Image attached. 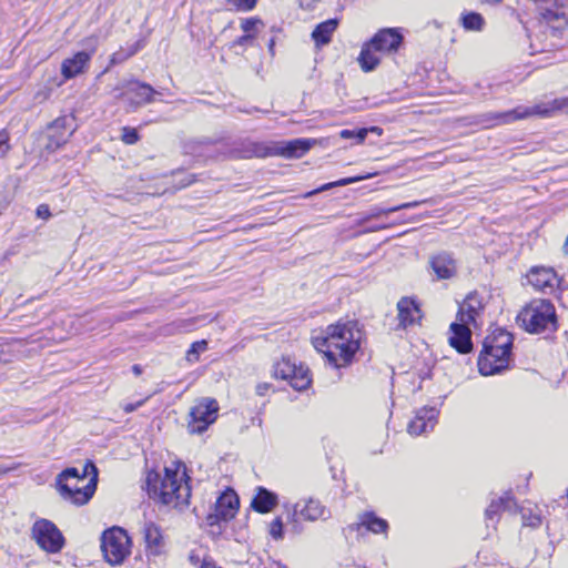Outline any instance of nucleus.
<instances>
[{"label":"nucleus","instance_id":"45","mask_svg":"<svg viewBox=\"0 0 568 568\" xmlns=\"http://www.w3.org/2000/svg\"><path fill=\"white\" fill-rule=\"evenodd\" d=\"M145 400H146V398L140 399V400H138L134 404L133 403H126V404L122 405V408H123V410L125 413H131V412L135 410L136 408H139L140 406H142Z\"/></svg>","mask_w":568,"mask_h":568},{"label":"nucleus","instance_id":"23","mask_svg":"<svg viewBox=\"0 0 568 568\" xmlns=\"http://www.w3.org/2000/svg\"><path fill=\"white\" fill-rule=\"evenodd\" d=\"M513 335L504 328H495L484 341L483 348L500 351L501 354L511 353Z\"/></svg>","mask_w":568,"mask_h":568},{"label":"nucleus","instance_id":"2","mask_svg":"<svg viewBox=\"0 0 568 568\" xmlns=\"http://www.w3.org/2000/svg\"><path fill=\"white\" fill-rule=\"evenodd\" d=\"M145 487L150 498L175 509L189 506L191 487L186 467L181 462H171L164 467L163 474L149 471Z\"/></svg>","mask_w":568,"mask_h":568},{"label":"nucleus","instance_id":"31","mask_svg":"<svg viewBox=\"0 0 568 568\" xmlns=\"http://www.w3.org/2000/svg\"><path fill=\"white\" fill-rule=\"evenodd\" d=\"M523 525L536 528L541 525V510L538 505L530 501L520 507Z\"/></svg>","mask_w":568,"mask_h":568},{"label":"nucleus","instance_id":"3","mask_svg":"<svg viewBox=\"0 0 568 568\" xmlns=\"http://www.w3.org/2000/svg\"><path fill=\"white\" fill-rule=\"evenodd\" d=\"M98 471L93 463L88 462L83 470L70 467L57 477V486L63 499L81 506L93 496L97 487Z\"/></svg>","mask_w":568,"mask_h":568},{"label":"nucleus","instance_id":"6","mask_svg":"<svg viewBox=\"0 0 568 568\" xmlns=\"http://www.w3.org/2000/svg\"><path fill=\"white\" fill-rule=\"evenodd\" d=\"M560 112H568V97L557 98L551 101L540 102L536 105L518 106L514 110L506 112H496L485 114L483 122L489 126L511 123L516 120L538 115L542 118L552 116Z\"/></svg>","mask_w":568,"mask_h":568},{"label":"nucleus","instance_id":"11","mask_svg":"<svg viewBox=\"0 0 568 568\" xmlns=\"http://www.w3.org/2000/svg\"><path fill=\"white\" fill-rule=\"evenodd\" d=\"M273 376L287 381L296 390H304L312 383L308 368L302 364L297 365L290 358H282L274 364Z\"/></svg>","mask_w":568,"mask_h":568},{"label":"nucleus","instance_id":"46","mask_svg":"<svg viewBox=\"0 0 568 568\" xmlns=\"http://www.w3.org/2000/svg\"><path fill=\"white\" fill-rule=\"evenodd\" d=\"M272 388V385L268 383H260L256 385V394L260 396H265Z\"/></svg>","mask_w":568,"mask_h":568},{"label":"nucleus","instance_id":"5","mask_svg":"<svg viewBox=\"0 0 568 568\" xmlns=\"http://www.w3.org/2000/svg\"><path fill=\"white\" fill-rule=\"evenodd\" d=\"M317 143L314 139H294L291 141L280 142H248L246 149L237 151L236 156L240 158H265V156H283L286 159H298L307 153L312 146Z\"/></svg>","mask_w":568,"mask_h":568},{"label":"nucleus","instance_id":"34","mask_svg":"<svg viewBox=\"0 0 568 568\" xmlns=\"http://www.w3.org/2000/svg\"><path fill=\"white\" fill-rule=\"evenodd\" d=\"M463 26L467 30L479 31L484 26V19L479 13L469 12L463 16Z\"/></svg>","mask_w":568,"mask_h":568},{"label":"nucleus","instance_id":"20","mask_svg":"<svg viewBox=\"0 0 568 568\" xmlns=\"http://www.w3.org/2000/svg\"><path fill=\"white\" fill-rule=\"evenodd\" d=\"M438 410L434 407H423L416 412L414 419L408 424L410 435H422L433 430L437 424Z\"/></svg>","mask_w":568,"mask_h":568},{"label":"nucleus","instance_id":"54","mask_svg":"<svg viewBox=\"0 0 568 568\" xmlns=\"http://www.w3.org/2000/svg\"><path fill=\"white\" fill-rule=\"evenodd\" d=\"M538 50L545 51V50H547V47L546 45H541Z\"/></svg>","mask_w":568,"mask_h":568},{"label":"nucleus","instance_id":"51","mask_svg":"<svg viewBox=\"0 0 568 568\" xmlns=\"http://www.w3.org/2000/svg\"><path fill=\"white\" fill-rule=\"evenodd\" d=\"M193 181H194V179H193L192 176H186V178L182 181L181 186H182V187L187 186V185L192 184V183H193Z\"/></svg>","mask_w":568,"mask_h":568},{"label":"nucleus","instance_id":"1","mask_svg":"<svg viewBox=\"0 0 568 568\" xmlns=\"http://www.w3.org/2000/svg\"><path fill=\"white\" fill-rule=\"evenodd\" d=\"M362 337L358 324L347 321L328 325L312 337V343L334 367L339 368L352 363L361 347Z\"/></svg>","mask_w":568,"mask_h":568},{"label":"nucleus","instance_id":"26","mask_svg":"<svg viewBox=\"0 0 568 568\" xmlns=\"http://www.w3.org/2000/svg\"><path fill=\"white\" fill-rule=\"evenodd\" d=\"M144 540L151 555H160L164 548V538L160 527L153 523H146L143 528Z\"/></svg>","mask_w":568,"mask_h":568},{"label":"nucleus","instance_id":"22","mask_svg":"<svg viewBox=\"0 0 568 568\" xmlns=\"http://www.w3.org/2000/svg\"><path fill=\"white\" fill-rule=\"evenodd\" d=\"M429 264L438 280H449L457 274V263L449 253L442 252L432 256Z\"/></svg>","mask_w":568,"mask_h":568},{"label":"nucleus","instance_id":"13","mask_svg":"<svg viewBox=\"0 0 568 568\" xmlns=\"http://www.w3.org/2000/svg\"><path fill=\"white\" fill-rule=\"evenodd\" d=\"M114 93L115 98H121L129 106L138 108L150 103L156 92L146 83L131 81L124 85L123 90L115 89Z\"/></svg>","mask_w":568,"mask_h":568},{"label":"nucleus","instance_id":"47","mask_svg":"<svg viewBox=\"0 0 568 568\" xmlns=\"http://www.w3.org/2000/svg\"><path fill=\"white\" fill-rule=\"evenodd\" d=\"M100 549L104 559H106V529L100 536Z\"/></svg>","mask_w":568,"mask_h":568},{"label":"nucleus","instance_id":"35","mask_svg":"<svg viewBox=\"0 0 568 568\" xmlns=\"http://www.w3.org/2000/svg\"><path fill=\"white\" fill-rule=\"evenodd\" d=\"M207 349V342L205 339L194 342L186 352L185 359L189 363H196L200 355Z\"/></svg>","mask_w":568,"mask_h":568},{"label":"nucleus","instance_id":"40","mask_svg":"<svg viewBox=\"0 0 568 568\" xmlns=\"http://www.w3.org/2000/svg\"><path fill=\"white\" fill-rule=\"evenodd\" d=\"M361 180H363V178H347V179H343V180H339V181L334 182V183H327V184L323 185L322 187H320L317 190H314V191H311V192L306 193L304 195V197H308V196H311V195H313L315 193H318L321 191L328 190V189H331V187H333L335 185H348L351 183H354V182H357V181H361Z\"/></svg>","mask_w":568,"mask_h":568},{"label":"nucleus","instance_id":"39","mask_svg":"<svg viewBox=\"0 0 568 568\" xmlns=\"http://www.w3.org/2000/svg\"><path fill=\"white\" fill-rule=\"evenodd\" d=\"M121 141L128 145L135 144L140 140L139 132L135 128L123 126L121 129Z\"/></svg>","mask_w":568,"mask_h":568},{"label":"nucleus","instance_id":"9","mask_svg":"<svg viewBox=\"0 0 568 568\" xmlns=\"http://www.w3.org/2000/svg\"><path fill=\"white\" fill-rule=\"evenodd\" d=\"M287 510V520L292 525L295 534L302 531L301 521L314 523L316 520H326L331 517V511L318 499L303 498L296 501L292 507L284 505Z\"/></svg>","mask_w":568,"mask_h":568},{"label":"nucleus","instance_id":"44","mask_svg":"<svg viewBox=\"0 0 568 568\" xmlns=\"http://www.w3.org/2000/svg\"><path fill=\"white\" fill-rule=\"evenodd\" d=\"M36 214L39 219L48 220L51 216L50 209L47 204H40L37 207Z\"/></svg>","mask_w":568,"mask_h":568},{"label":"nucleus","instance_id":"14","mask_svg":"<svg viewBox=\"0 0 568 568\" xmlns=\"http://www.w3.org/2000/svg\"><path fill=\"white\" fill-rule=\"evenodd\" d=\"M132 541L121 527L109 528V565H120L131 554Z\"/></svg>","mask_w":568,"mask_h":568},{"label":"nucleus","instance_id":"30","mask_svg":"<svg viewBox=\"0 0 568 568\" xmlns=\"http://www.w3.org/2000/svg\"><path fill=\"white\" fill-rule=\"evenodd\" d=\"M365 527L366 530L374 534L385 532L388 528L387 521L376 517L373 513H365L359 517V521L356 524L357 530Z\"/></svg>","mask_w":568,"mask_h":568},{"label":"nucleus","instance_id":"52","mask_svg":"<svg viewBox=\"0 0 568 568\" xmlns=\"http://www.w3.org/2000/svg\"><path fill=\"white\" fill-rule=\"evenodd\" d=\"M274 45H275V40L271 39L268 42V51L272 55H274Z\"/></svg>","mask_w":568,"mask_h":568},{"label":"nucleus","instance_id":"4","mask_svg":"<svg viewBox=\"0 0 568 568\" xmlns=\"http://www.w3.org/2000/svg\"><path fill=\"white\" fill-rule=\"evenodd\" d=\"M404 42L399 28H384L365 42L358 55V63L364 72H371L381 63L379 54H395Z\"/></svg>","mask_w":568,"mask_h":568},{"label":"nucleus","instance_id":"32","mask_svg":"<svg viewBox=\"0 0 568 568\" xmlns=\"http://www.w3.org/2000/svg\"><path fill=\"white\" fill-rule=\"evenodd\" d=\"M264 27V22L258 18H246L241 21V30L243 33L250 36L254 40Z\"/></svg>","mask_w":568,"mask_h":568},{"label":"nucleus","instance_id":"12","mask_svg":"<svg viewBox=\"0 0 568 568\" xmlns=\"http://www.w3.org/2000/svg\"><path fill=\"white\" fill-rule=\"evenodd\" d=\"M219 405L215 399L202 398L190 412L189 429L191 433L201 434L217 417Z\"/></svg>","mask_w":568,"mask_h":568},{"label":"nucleus","instance_id":"41","mask_svg":"<svg viewBox=\"0 0 568 568\" xmlns=\"http://www.w3.org/2000/svg\"><path fill=\"white\" fill-rule=\"evenodd\" d=\"M227 2L239 11H250L256 4V0H227Z\"/></svg>","mask_w":568,"mask_h":568},{"label":"nucleus","instance_id":"55","mask_svg":"<svg viewBox=\"0 0 568 568\" xmlns=\"http://www.w3.org/2000/svg\"><path fill=\"white\" fill-rule=\"evenodd\" d=\"M134 371H135L136 374L140 373V369H139L138 366H134Z\"/></svg>","mask_w":568,"mask_h":568},{"label":"nucleus","instance_id":"15","mask_svg":"<svg viewBox=\"0 0 568 568\" xmlns=\"http://www.w3.org/2000/svg\"><path fill=\"white\" fill-rule=\"evenodd\" d=\"M511 353L501 354L500 351L483 348L478 357V369L484 376L498 374L509 367Z\"/></svg>","mask_w":568,"mask_h":568},{"label":"nucleus","instance_id":"38","mask_svg":"<svg viewBox=\"0 0 568 568\" xmlns=\"http://www.w3.org/2000/svg\"><path fill=\"white\" fill-rule=\"evenodd\" d=\"M368 134V130L359 129L357 131L354 130H342L339 132V136L344 140L354 139L356 140V143L361 144L365 141L366 136Z\"/></svg>","mask_w":568,"mask_h":568},{"label":"nucleus","instance_id":"49","mask_svg":"<svg viewBox=\"0 0 568 568\" xmlns=\"http://www.w3.org/2000/svg\"><path fill=\"white\" fill-rule=\"evenodd\" d=\"M366 130V128H364ZM368 132L375 133L377 135H382L383 130L379 126H371L367 128Z\"/></svg>","mask_w":568,"mask_h":568},{"label":"nucleus","instance_id":"28","mask_svg":"<svg viewBox=\"0 0 568 568\" xmlns=\"http://www.w3.org/2000/svg\"><path fill=\"white\" fill-rule=\"evenodd\" d=\"M516 507V501L514 500L510 493H505L503 496L497 499H491L489 506L486 509V518L489 520H494L496 516L501 510H511Z\"/></svg>","mask_w":568,"mask_h":568},{"label":"nucleus","instance_id":"27","mask_svg":"<svg viewBox=\"0 0 568 568\" xmlns=\"http://www.w3.org/2000/svg\"><path fill=\"white\" fill-rule=\"evenodd\" d=\"M424 202L425 201H422V203H424ZM419 204H420L419 201H414V202H407V203H403L400 205H396V206H392V207L375 206V207L371 209L367 213L362 214L357 221V224L363 225L364 223H366L373 219H379L383 216H387L388 214L398 212L400 210L416 207Z\"/></svg>","mask_w":568,"mask_h":568},{"label":"nucleus","instance_id":"43","mask_svg":"<svg viewBox=\"0 0 568 568\" xmlns=\"http://www.w3.org/2000/svg\"><path fill=\"white\" fill-rule=\"evenodd\" d=\"M253 43H254V39H252L250 36H246L245 33H243V36H241L233 42L232 48L233 49H236V48L245 49L247 47L253 45Z\"/></svg>","mask_w":568,"mask_h":568},{"label":"nucleus","instance_id":"50","mask_svg":"<svg viewBox=\"0 0 568 568\" xmlns=\"http://www.w3.org/2000/svg\"><path fill=\"white\" fill-rule=\"evenodd\" d=\"M265 568H285L281 562L278 561H271Z\"/></svg>","mask_w":568,"mask_h":568},{"label":"nucleus","instance_id":"8","mask_svg":"<svg viewBox=\"0 0 568 568\" xmlns=\"http://www.w3.org/2000/svg\"><path fill=\"white\" fill-rule=\"evenodd\" d=\"M240 507V500L233 489L224 490L216 499L213 509L207 514L204 526L210 534H222L223 525L235 517Z\"/></svg>","mask_w":568,"mask_h":568},{"label":"nucleus","instance_id":"42","mask_svg":"<svg viewBox=\"0 0 568 568\" xmlns=\"http://www.w3.org/2000/svg\"><path fill=\"white\" fill-rule=\"evenodd\" d=\"M10 135L7 130L0 131V158H4L10 150Z\"/></svg>","mask_w":568,"mask_h":568},{"label":"nucleus","instance_id":"36","mask_svg":"<svg viewBox=\"0 0 568 568\" xmlns=\"http://www.w3.org/2000/svg\"><path fill=\"white\" fill-rule=\"evenodd\" d=\"M268 534L275 540H281L284 537V524L281 516L275 517L270 526Z\"/></svg>","mask_w":568,"mask_h":568},{"label":"nucleus","instance_id":"56","mask_svg":"<svg viewBox=\"0 0 568 568\" xmlns=\"http://www.w3.org/2000/svg\"><path fill=\"white\" fill-rule=\"evenodd\" d=\"M566 246H568V235H567V240H566Z\"/></svg>","mask_w":568,"mask_h":568},{"label":"nucleus","instance_id":"33","mask_svg":"<svg viewBox=\"0 0 568 568\" xmlns=\"http://www.w3.org/2000/svg\"><path fill=\"white\" fill-rule=\"evenodd\" d=\"M144 43L142 40L135 41L134 43L129 44L128 47L121 49L120 51L113 53L111 58V63L116 64L125 61L128 58L134 55L138 51L143 48Z\"/></svg>","mask_w":568,"mask_h":568},{"label":"nucleus","instance_id":"16","mask_svg":"<svg viewBox=\"0 0 568 568\" xmlns=\"http://www.w3.org/2000/svg\"><path fill=\"white\" fill-rule=\"evenodd\" d=\"M73 120L68 116L58 118L48 129L47 149L54 151L68 142L73 133Z\"/></svg>","mask_w":568,"mask_h":568},{"label":"nucleus","instance_id":"25","mask_svg":"<svg viewBox=\"0 0 568 568\" xmlns=\"http://www.w3.org/2000/svg\"><path fill=\"white\" fill-rule=\"evenodd\" d=\"M90 60V54L84 51L65 59L61 64V73L65 79H72L84 71Z\"/></svg>","mask_w":568,"mask_h":568},{"label":"nucleus","instance_id":"48","mask_svg":"<svg viewBox=\"0 0 568 568\" xmlns=\"http://www.w3.org/2000/svg\"><path fill=\"white\" fill-rule=\"evenodd\" d=\"M318 0H300V6L307 10H313Z\"/></svg>","mask_w":568,"mask_h":568},{"label":"nucleus","instance_id":"21","mask_svg":"<svg viewBox=\"0 0 568 568\" xmlns=\"http://www.w3.org/2000/svg\"><path fill=\"white\" fill-rule=\"evenodd\" d=\"M399 326L406 328L419 323L422 311L414 298L402 297L397 303Z\"/></svg>","mask_w":568,"mask_h":568},{"label":"nucleus","instance_id":"24","mask_svg":"<svg viewBox=\"0 0 568 568\" xmlns=\"http://www.w3.org/2000/svg\"><path fill=\"white\" fill-rule=\"evenodd\" d=\"M278 505V497L275 493L270 491L264 487H257L255 495L251 501V507L260 513H271Z\"/></svg>","mask_w":568,"mask_h":568},{"label":"nucleus","instance_id":"18","mask_svg":"<svg viewBox=\"0 0 568 568\" xmlns=\"http://www.w3.org/2000/svg\"><path fill=\"white\" fill-rule=\"evenodd\" d=\"M483 310L484 302L481 296L476 292L469 293L459 305L456 321L477 327V318L480 316Z\"/></svg>","mask_w":568,"mask_h":568},{"label":"nucleus","instance_id":"53","mask_svg":"<svg viewBox=\"0 0 568 568\" xmlns=\"http://www.w3.org/2000/svg\"><path fill=\"white\" fill-rule=\"evenodd\" d=\"M386 227H387L386 225H381V226L372 227V229H369V231L375 232V231L384 230Z\"/></svg>","mask_w":568,"mask_h":568},{"label":"nucleus","instance_id":"10","mask_svg":"<svg viewBox=\"0 0 568 568\" xmlns=\"http://www.w3.org/2000/svg\"><path fill=\"white\" fill-rule=\"evenodd\" d=\"M31 538L48 554H58L65 545L61 530L49 519H38L31 527Z\"/></svg>","mask_w":568,"mask_h":568},{"label":"nucleus","instance_id":"17","mask_svg":"<svg viewBox=\"0 0 568 568\" xmlns=\"http://www.w3.org/2000/svg\"><path fill=\"white\" fill-rule=\"evenodd\" d=\"M527 280L535 290L544 293H552L559 285L558 275L551 267H531L527 273Z\"/></svg>","mask_w":568,"mask_h":568},{"label":"nucleus","instance_id":"37","mask_svg":"<svg viewBox=\"0 0 568 568\" xmlns=\"http://www.w3.org/2000/svg\"><path fill=\"white\" fill-rule=\"evenodd\" d=\"M193 322L191 320H179L174 321L164 327L165 334H175L179 332L187 331L192 327Z\"/></svg>","mask_w":568,"mask_h":568},{"label":"nucleus","instance_id":"19","mask_svg":"<svg viewBox=\"0 0 568 568\" xmlns=\"http://www.w3.org/2000/svg\"><path fill=\"white\" fill-rule=\"evenodd\" d=\"M473 325L455 321L449 327V344L460 354H467L473 348L471 327Z\"/></svg>","mask_w":568,"mask_h":568},{"label":"nucleus","instance_id":"29","mask_svg":"<svg viewBox=\"0 0 568 568\" xmlns=\"http://www.w3.org/2000/svg\"><path fill=\"white\" fill-rule=\"evenodd\" d=\"M337 28V20L329 19L320 23L312 32V38L317 45H325L329 43L332 34Z\"/></svg>","mask_w":568,"mask_h":568},{"label":"nucleus","instance_id":"7","mask_svg":"<svg viewBox=\"0 0 568 568\" xmlns=\"http://www.w3.org/2000/svg\"><path fill=\"white\" fill-rule=\"evenodd\" d=\"M517 323L532 334L554 332L557 328L555 306L547 300H532L518 313Z\"/></svg>","mask_w":568,"mask_h":568}]
</instances>
